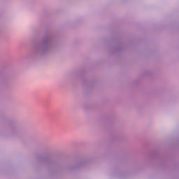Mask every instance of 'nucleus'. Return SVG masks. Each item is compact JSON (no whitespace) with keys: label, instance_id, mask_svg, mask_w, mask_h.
Returning a JSON list of instances; mask_svg holds the SVG:
<instances>
[{"label":"nucleus","instance_id":"nucleus-1","mask_svg":"<svg viewBox=\"0 0 179 179\" xmlns=\"http://www.w3.org/2000/svg\"><path fill=\"white\" fill-rule=\"evenodd\" d=\"M54 45V42L52 39L50 37L45 38L41 44V45L34 50L35 54L39 57H43V55H47L52 48Z\"/></svg>","mask_w":179,"mask_h":179}]
</instances>
